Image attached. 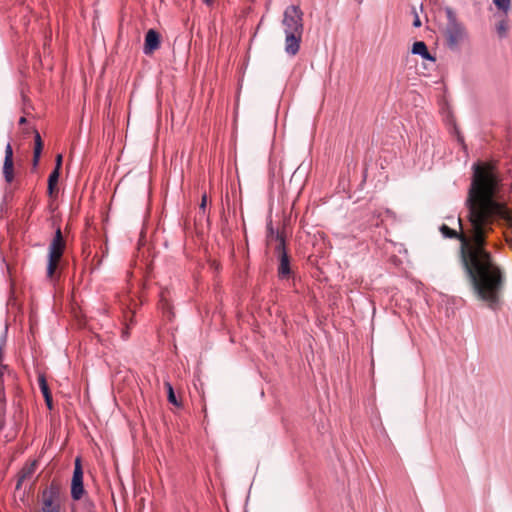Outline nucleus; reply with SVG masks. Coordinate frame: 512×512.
<instances>
[{
    "instance_id": "obj_1",
    "label": "nucleus",
    "mask_w": 512,
    "mask_h": 512,
    "mask_svg": "<svg viewBox=\"0 0 512 512\" xmlns=\"http://www.w3.org/2000/svg\"><path fill=\"white\" fill-rule=\"evenodd\" d=\"M499 177L491 165H473V177L465 200L468 225L464 230L458 219L460 232L442 225L445 238H457L461 243V260L479 299L495 309L504 285L500 267L485 249L486 239L498 219L509 220L506 205L497 199Z\"/></svg>"
},
{
    "instance_id": "obj_2",
    "label": "nucleus",
    "mask_w": 512,
    "mask_h": 512,
    "mask_svg": "<svg viewBox=\"0 0 512 512\" xmlns=\"http://www.w3.org/2000/svg\"><path fill=\"white\" fill-rule=\"evenodd\" d=\"M282 25L285 33V52L294 56L298 53L304 30L303 12L299 6H288L283 13Z\"/></svg>"
},
{
    "instance_id": "obj_3",
    "label": "nucleus",
    "mask_w": 512,
    "mask_h": 512,
    "mask_svg": "<svg viewBox=\"0 0 512 512\" xmlns=\"http://www.w3.org/2000/svg\"><path fill=\"white\" fill-rule=\"evenodd\" d=\"M447 24L445 28V39L447 47L452 51L459 50V46L463 43L468 33L465 26L457 19L455 12L447 7L445 9Z\"/></svg>"
},
{
    "instance_id": "obj_4",
    "label": "nucleus",
    "mask_w": 512,
    "mask_h": 512,
    "mask_svg": "<svg viewBox=\"0 0 512 512\" xmlns=\"http://www.w3.org/2000/svg\"><path fill=\"white\" fill-rule=\"evenodd\" d=\"M276 239L278 244L275 247V251L279 257L278 275L283 279L291 274L290 260L285 248L284 237L280 233H276Z\"/></svg>"
},
{
    "instance_id": "obj_5",
    "label": "nucleus",
    "mask_w": 512,
    "mask_h": 512,
    "mask_svg": "<svg viewBox=\"0 0 512 512\" xmlns=\"http://www.w3.org/2000/svg\"><path fill=\"white\" fill-rule=\"evenodd\" d=\"M60 491L56 485H50L43 491V505L41 512H60Z\"/></svg>"
},
{
    "instance_id": "obj_6",
    "label": "nucleus",
    "mask_w": 512,
    "mask_h": 512,
    "mask_svg": "<svg viewBox=\"0 0 512 512\" xmlns=\"http://www.w3.org/2000/svg\"><path fill=\"white\" fill-rule=\"evenodd\" d=\"M160 46V35L154 29H150L147 31L145 35V43L143 52L146 55L151 54L153 51L158 49Z\"/></svg>"
},
{
    "instance_id": "obj_7",
    "label": "nucleus",
    "mask_w": 512,
    "mask_h": 512,
    "mask_svg": "<svg viewBox=\"0 0 512 512\" xmlns=\"http://www.w3.org/2000/svg\"><path fill=\"white\" fill-rule=\"evenodd\" d=\"M65 247V242L62 236V232L60 228H57L55 231L54 238L49 246V254H52V257H61L63 254V250Z\"/></svg>"
},
{
    "instance_id": "obj_8",
    "label": "nucleus",
    "mask_w": 512,
    "mask_h": 512,
    "mask_svg": "<svg viewBox=\"0 0 512 512\" xmlns=\"http://www.w3.org/2000/svg\"><path fill=\"white\" fill-rule=\"evenodd\" d=\"M412 54L419 55L422 59L435 62L436 58L433 56L427 48V45L423 41H416L411 50Z\"/></svg>"
},
{
    "instance_id": "obj_9",
    "label": "nucleus",
    "mask_w": 512,
    "mask_h": 512,
    "mask_svg": "<svg viewBox=\"0 0 512 512\" xmlns=\"http://www.w3.org/2000/svg\"><path fill=\"white\" fill-rule=\"evenodd\" d=\"M38 383H39L40 390H41V392L43 394V397L45 399L46 405H47L48 409L51 410L53 408L52 396H51V393H50V390H49L46 378H45V376L43 374L39 375Z\"/></svg>"
},
{
    "instance_id": "obj_10",
    "label": "nucleus",
    "mask_w": 512,
    "mask_h": 512,
    "mask_svg": "<svg viewBox=\"0 0 512 512\" xmlns=\"http://www.w3.org/2000/svg\"><path fill=\"white\" fill-rule=\"evenodd\" d=\"M85 493L83 479L71 481V498L75 501L80 500Z\"/></svg>"
},
{
    "instance_id": "obj_11",
    "label": "nucleus",
    "mask_w": 512,
    "mask_h": 512,
    "mask_svg": "<svg viewBox=\"0 0 512 512\" xmlns=\"http://www.w3.org/2000/svg\"><path fill=\"white\" fill-rule=\"evenodd\" d=\"M34 471H35V463H32L31 465L24 467L20 472V475H19V478H18V481L16 484V489H20L23 481L25 479L30 478L33 475Z\"/></svg>"
},
{
    "instance_id": "obj_12",
    "label": "nucleus",
    "mask_w": 512,
    "mask_h": 512,
    "mask_svg": "<svg viewBox=\"0 0 512 512\" xmlns=\"http://www.w3.org/2000/svg\"><path fill=\"white\" fill-rule=\"evenodd\" d=\"M42 152V140L41 136L38 132L35 134V146H34V155H33V166L36 167L39 162V158Z\"/></svg>"
},
{
    "instance_id": "obj_13",
    "label": "nucleus",
    "mask_w": 512,
    "mask_h": 512,
    "mask_svg": "<svg viewBox=\"0 0 512 512\" xmlns=\"http://www.w3.org/2000/svg\"><path fill=\"white\" fill-rule=\"evenodd\" d=\"M3 175L7 183H11L13 181V160H4Z\"/></svg>"
},
{
    "instance_id": "obj_14",
    "label": "nucleus",
    "mask_w": 512,
    "mask_h": 512,
    "mask_svg": "<svg viewBox=\"0 0 512 512\" xmlns=\"http://www.w3.org/2000/svg\"><path fill=\"white\" fill-rule=\"evenodd\" d=\"M61 257H52V254H48V264H47V275L48 277H52L55 269L57 267V263Z\"/></svg>"
},
{
    "instance_id": "obj_15",
    "label": "nucleus",
    "mask_w": 512,
    "mask_h": 512,
    "mask_svg": "<svg viewBox=\"0 0 512 512\" xmlns=\"http://www.w3.org/2000/svg\"><path fill=\"white\" fill-rule=\"evenodd\" d=\"M60 172L57 170H53L48 178V193L51 195L54 191V187L58 182Z\"/></svg>"
},
{
    "instance_id": "obj_16",
    "label": "nucleus",
    "mask_w": 512,
    "mask_h": 512,
    "mask_svg": "<svg viewBox=\"0 0 512 512\" xmlns=\"http://www.w3.org/2000/svg\"><path fill=\"white\" fill-rule=\"evenodd\" d=\"M77 479L78 480L83 479V469L81 466L80 458H76V460H75L74 471H73V476H72V480H77Z\"/></svg>"
},
{
    "instance_id": "obj_17",
    "label": "nucleus",
    "mask_w": 512,
    "mask_h": 512,
    "mask_svg": "<svg viewBox=\"0 0 512 512\" xmlns=\"http://www.w3.org/2000/svg\"><path fill=\"white\" fill-rule=\"evenodd\" d=\"M499 10L507 13L511 7V0H492Z\"/></svg>"
},
{
    "instance_id": "obj_18",
    "label": "nucleus",
    "mask_w": 512,
    "mask_h": 512,
    "mask_svg": "<svg viewBox=\"0 0 512 512\" xmlns=\"http://www.w3.org/2000/svg\"><path fill=\"white\" fill-rule=\"evenodd\" d=\"M497 34L500 38H505L508 32V24L506 21H500L496 26Z\"/></svg>"
},
{
    "instance_id": "obj_19",
    "label": "nucleus",
    "mask_w": 512,
    "mask_h": 512,
    "mask_svg": "<svg viewBox=\"0 0 512 512\" xmlns=\"http://www.w3.org/2000/svg\"><path fill=\"white\" fill-rule=\"evenodd\" d=\"M166 387H167L169 402L174 404V405H178L172 385L169 382H167L166 383Z\"/></svg>"
},
{
    "instance_id": "obj_20",
    "label": "nucleus",
    "mask_w": 512,
    "mask_h": 512,
    "mask_svg": "<svg viewBox=\"0 0 512 512\" xmlns=\"http://www.w3.org/2000/svg\"><path fill=\"white\" fill-rule=\"evenodd\" d=\"M267 230H268V239H269V241H272L273 239H275L278 242V240L276 239V233H279V232L274 230V228H273L271 223H269L267 225Z\"/></svg>"
},
{
    "instance_id": "obj_21",
    "label": "nucleus",
    "mask_w": 512,
    "mask_h": 512,
    "mask_svg": "<svg viewBox=\"0 0 512 512\" xmlns=\"http://www.w3.org/2000/svg\"><path fill=\"white\" fill-rule=\"evenodd\" d=\"M13 160V149L10 143H7L5 147V157L4 160Z\"/></svg>"
},
{
    "instance_id": "obj_22",
    "label": "nucleus",
    "mask_w": 512,
    "mask_h": 512,
    "mask_svg": "<svg viewBox=\"0 0 512 512\" xmlns=\"http://www.w3.org/2000/svg\"><path fill=\"white\" fill-rule=\"evenodd\" d=\"M61 165H62V155L58 154L56 157V166H55L54 170H57L60 172Z\"/></svg>"
},
{
    "instance_id": "obj_23",
    "label": "nucleus",
    "mask_w": 512,
    "mask_h": 512,
    "mask_svg": "<svg viewBox=\"0 0 512 512\" xmlns=\"http://www.w3.org/2000/svg\"><path fill=\"white\" fill-rule=\"evenodd\" d=\"M206 204H207V196H206V194H203L202 195V199H201V203H200V209L205 211Z\"/></svg>"
},
{
    "instance_id": "obj_24",
    "label": "nucleus",
    "mask_w": 512,
    "mask_h": 512,
    "mask_svg": "<svg viewBox=\"0 0 512 512\" xmlns=\"http://www.w3.org/2000/svg\"><path fill=\"white\" fill-rule=\"evenodd\" d=\"M413 26L418 28L421 26V21H420V18L417 14H415V18H414V21H413Z\"/></svg>"
},
{
    "instance_id": "obj_25",
    "label": "nucleus",
    "mask_w": 512,
    "mask_h": 512,
    "mask_svg": "<svg viewBox=\"0 0 512 512\" xmlns=\"http://www.w3.org/2000/svg\"><path fill=\"white\" fill-rule=\"evenodd\" d=\"M161 304H162L163 309H166V308H167V309H169V305H168V303L166 302V300H165V297H164V294H163V293L161 294Z\"/></svg>"
},
{
    "instance_id": "obj_26",
    "label": "nucleus",
    "mask_w": 512,
    "mask_h": 512,
    "mask_svg": "<svg viewBox=\"0 0 512 512\" xmlns=\"http://www.w3.org/2000/svg\"><path fill=\"white\" fill-rule=\"evenodd\" d=\"M207 5H211L213 3V0H203Z\"/></svg>"
},
{
    "instance_id": "obj_27",
    "label": "nucleus",
    "mask_w": 512,
    "mask_h": 512,
    "mask_svg": "<svg viewBox=\"0 0 512 512\" xmlns=\"http://www.w3.org/2000/svg\"><path fill=\"white\" fill-rule=\"evenodd\" d=\"M127 336H128L127 332H126V331H124V332H123V334H122V338H124V339H125V338H127Z\"/></svg>"
},
{
    "instance_id": "obj_28",
    "label": "nucleus",
    "mask_w": 512,
    "mask_h": 512,
    "mask_svg": "<svg viewBox=\"0 0 512 512\" xmlns=\"http://www.w3.org/2000/svg\"><path fill=\"white\" fill-rule=\"evenodd\" d=\"M25 121H26V120H25V118H24V117H21V118H20V120H19V123H21V124H22V123H24Z\"/></svg>"
}]
</instances>
